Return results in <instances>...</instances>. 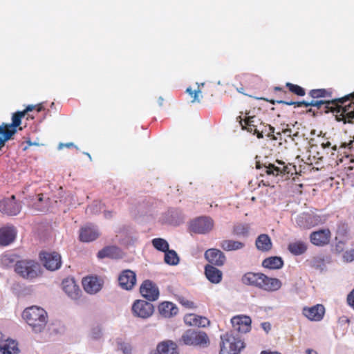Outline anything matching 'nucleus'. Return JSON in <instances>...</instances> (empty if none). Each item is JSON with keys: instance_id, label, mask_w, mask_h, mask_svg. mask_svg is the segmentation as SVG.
<instances>
[{"instance_id": "f257e3e1", "label": "nucleus", "mask_w": 354, "mask_h": 354, "mask_svg": "<svg viewBox=\"0 0 354 354\" xmlns=\"http://www.w3.org/2000/svg\"><path fill=\"white\" fill-rule=\"evenodd\" d=\"M44 109L42 104L28 105L22 111H17L12 114L11 123H1L0 124V149L5 145L6 142L12 138V136L17 132V128L21 124L22 118L26 116V120H33L35 115L32 113L36 111L40 112Z\"/></svg>"}, {"instance_id": "f03ea898", "label": "nucleus", "mask_w": 354, "mask_h": 354, "mask_svg": "<svg viewBox=\"0 0 354 354\" xmlns=\"http://www.w3.org/2000/svg\"><path fill=\"white\" fill-rule=\"evenodd\" d=\"M243 129L256 135L260 139L265 136L272 140H277L278 137L274 136V128L270 124L263 122L261 119L255 115H246L244 119L241 116L237 118Z\"/></svg>"}, {"instance_id": "7ed1b4c3", "label": "nucleus", "mask_w": 354, "mask_h": 354, "mask_svg": "<svg viewBox=\"0 0 354 354\" xmlns=\"http://www.w3.org/2000/svg\"><path fill=\"white\" fill-rule=\"evenodd\" d=\"M277 165L269 163L268 165H257V168L261 170V176H267L268 178H276L278 176L289 178V175H293L296 172L295 166L292 164L286 165L285 162L277 160Z\"/></svg>"}, {"instance_id": "20e7f679", "label": "nucleus", "mask_w": 354, "mask_h": 354, "mask_svg": "<svg viewBox=\"0 0 354 354\" xmlns=\"http://www.w3.org/2000/svg\"><path fill=\"white\" fill-rule=\"evenodd\" d=\"M336 100V120L338 122L342 121L344 124L354 123V92Z\"/></svg>"}, {"instance_id": "39448f33", "label": "nucleus", "mask_w": 354, "mask_h": 354, "mask_svg": "<svg viewBox=\"0 0 354 354\" xmlns=\"http://www.w3.org/2000/svg\"><path fill=\"white\" fill-rule=\"evenodd\" d=\"M22 316L35 332H41L47 323V313L40 307L27 308L24 310Z\"/></svg>"}, {"instance_id": "423d86ee", "label": "nucleus", "mask_w": 354, "mask_h": 354, "mask_svg": "<svg viewBox=\"0 0 354 354\" xmlns=\"http://www.w3.org/2000/svg\"><path fill=\"white\" fill-rule=\"evenodd\" d=\"M15 272L25 279H33L41 274V266L35 260L26 259L17 261Z\"/></svg>"}, {"instance_id": "0eeeda50", "label": "nucleus", "mask_w": 354, "mask_h": 354, "mask_svg": "<svg viewBox=\"0 0 354 354\" xmlns=\"http://www.w3.org/2000/svg\"><path fill=\"white\" fill-rule=\"evenodd\" d=\"M221 339L219 354H239L244 347L243 342L239 338L227 333L221 335Z\"/></svg>"}, {"instance_id": "6e6552de", "label": "nucleus", "mask_w": 354, "mask_h": 354, "mask_svg": "<svg viewBox=\"0 0 354 354\" xmlns=\"http://www.w3.org/2000/svg\"><path fill=\"white\" fill-rule=\"evenodd\" d=\"M180 342L185 345L205 347L209 345V340L205 332L187 330L181 336Z\"/></svg>"}, {"instance_id": "1a4fd4ad", "label": "nucleus", "mask_w": 354, "mask_h": 354, "mask_svg": "<svg viewBox=\"0 0 354 354\" xmlns=\"http://www.w3.org/2000/svg\"><path fill=\"white\" fill-rule=\"evenodd\" d=\"M214 227V221L207 216H201L192 221L189 225L190 230L196 234H207Z\"/></svg>"}, {"instance_id": "9d476101", "label": "nucleus", "mask_w": 354, "mask_h": 354, "mask_svg": "<svg viewBox=\"0 0 354 354\" xmlns=\"http://www.w3.org/2000/svg\"><path fill=\"white\" fill-rule=\"evenodd\" d=\"M131 310L134 316L142 319H147L153 315L154 307L150 302L138 299L134 301Z\"/></svg>"}, {"instance_id": "9b49d317", "label": "nucleus", "mask_w": 354, "mask_h": 354, "mask_svg": "<svg viewBox=\"0 0 354 354\" xmlns=\"http://www.w3.org/2000/svg\"><path fill=\"white\" fill-rule=\"evenodd\" d=\"M39 258L44 267L49 270L54 271L61 267V256L56 252H42L39 254Z\"/></svg>"}, {"instance_id": "f8f14e48", "label": "nucleus", "mask_w": 354, "mask_h": 354, "mask_svg": "<svg viewBox=\"0 0 354 354\" xmlns=\"http://www.w3.org/2000/svg\"><path fill=\"white\" fill-rule=\"evenodd\" d=\"M331 232L328 228L313 231L309 236L310 243L318 247H324L330 243Z\"/></svg>"}, {"instance_id": "ddd939ff", "label": "nucleus", "mask_w": 354, "mask_h": 354, "mask_svg": "<svg viewBox=\"0 0 354 354\" xmlns=\"http://www.w3.org/2000/svg\"><path fill=\"white\" fill-rule=\"evenodd\" d=\"M141 295L148 301H153L158 299L159 290L157 286L150 280H145L140 287Z\"/></svg>"}, {"instance_id": "4468645a", "label": "nucleus", "mask_w": 354, "mask_h": 354, "mask_svg": "<svg viewBox=\"0 0 354 354\" xmlns=\"http://www.w3.org/2000/svg\"><path fill=\"white\" fill-rule=\"evenodd\" d=\"M233 329L238 333H246L251 330V318L246 315H237L232 318Z\"/></svg>"}, {"instance_id": "2eb2a0df", "label": "nucleus", "mask_w": 354, "mask_h": 354, "mask_svg": "<svg viewBox=\"0 0 354 354\" xmlns=\"http://www.w3.org/2000/svg\"><path fill=\"white\" fill-rule=\"evenodd\" d=\"M205 259L212 266H223L226 261L225 254L216 248H210L205 252Z\"/></svg>"}, {"instance_id": "dca6fc26", "label": "nucleus", "mask_w": 354, "mask_h": 354, "mask_svg": "<svg viewBox=\"0 0 354 354\" xmlns=\"http://www.w3.org/2000/svg\"><path fill=\"white\" fill-rule=\"evenodd\" d=\"M118 282L122 289L130 290L136 283V274L131 270H124L119 275Z\"/></svg>"}, {"instance_id": "f3484780", "label": "nucleus", "mask_w": 354, "mask_h": 354, "mask_svg": "<svg viewBox=\"0 0 354 354\" xmlns=\"http://www.w3.org/2000/svg\"><path fill=\"white\" fill-rule=\"evenodd\" d=\"M281 286L282 283L279 279L270 277L261 272L260 290L266 292H275Z\"/></svg>"}, {"instance_id": "a211bd4d", "label": "nucleus", "mask_w": 354, "mask_h": 354, "mask_svg": "<svg viewBox=\"0 0 354 354\" xmlns=\"http://www.w3.org/2000/svg\"><path fill=\"white\" fill-rule=\"evenodd\" d=\"M303 314L310 321L319 322L324 316L325 308L322 304H317L310 308L305 307L303 309Z\"/></svg>"}, {"instance_id": "6ab92c4d", "label": "nucleus", "mask_w": 354, "mask_h": 354, "mask_svg": "<svg viewBox=\"0 0 354 354\" xmlns=\"http://www.w3.org/2000/svg\"><path fill=\"white\" fill-rule=\"evenodd\" d=\"M62 289L72 299H77L82 293L80 287L73 278H66L62 281Z\"/></svg>"}, {"instance_id": "aec40b11", "label": "nucleus", "mask_w": 354, "mask_h": 354, "mask_svg": "<svg viewBox=\"0 0 354 354\" xmlns=\"http://www.w3.org/2000/svg\"><path fill=\"white\" fill-rule=\"evenodd\" d=\"M102 281L97 277L89 276L82 279L84 290L89 294H95L102 288Z\"/></svg>"}, {"instance_id": "412c9836", "label": "nucleus", "mask_w": 354, "mask_h": 354, "mask_svg": "<svg viewBox=\"0 0 354 354\" xmlns=\"http://www.w3.org/2000/svg\"><path fill=\"white\" fill-rule=\"evenodd\" d=\"M21 211V205L16 201L3 199L0 201V212L8 216L17 215Z\"/></svg>"}, {"instance_id": "4be33fe9", "label": "nucleus", "mask_w": 354, "mask_h": 354, "mask_svg": "<svg viewBox=\"0 0 354 354\" xmlns=\"http://www.w3.org/2000/svg\"><path fill=\"white\" fill-rule=\"evenodd\" d=\"M17 236L14 226H4L0 228V245L7 246L12 243Z\"/></svg>"}, {"instance_id": "5701e85b", "label": "nucleus", "mask_w": 354, "mask_h": 354, "mask_svg": "<svg viewBox=\"0 0 354 354\" xmlns=\"http://www.w3.org/2000/svg\"><path fill=\"white\" fill-rule=\"evenodd\" d=\"M151 354H178L177 345L171 340H166L158 344L156 350Z\"/></svg>"}, {"instance_id": "b1692460", "label": "nucleus", "mask_w": 354, "mask_h": 354, "mask_svg": "<svg viewBox=\"0 0 354 354\" xmlns=\"http://www.w3.org/2000/svg\"><path fill=\"white\" fill-rule=\"evenodd\" d=\"M261 277V272H248L243 275L241 282L244 285L260 289Z\"/></svg>"}, {"instance_id": "393cba45", "label": "nucleus", "mask_w": 354, "mask_h": 354, "mask_svg": "<svg viewBox=\"0 0 354 354\" xmlns=\"http://www.w3.org/2000/svg\"><path fill=\"white\" fill-rule=\"evenodd\" d=\"M205 274L211 283L215 284L220 283L223 278L222 272L210 264H207L205 266Z\"/></svg>"}, {"instance_id": "a878e982", "label": "nucleus", "mask_w": 354, "mask_h": 354, "mask_svg": "<svg viewBox=\"0 0 354 354\" xmlns=\"http://www.w3.org/2000/svg\"><path fill=\"white\" fill-rule=\"evenodd\" d=\"M296 222L301 227L308 229L317 224V218L311 214L304 213L297 216Z\"/></svg>"}, {"instance_id": "bb28decb", "label": "nucleus", "mask_w": 354, "mask_h": 354, "mask_svg": "<svg viewBox=\"0 0 354 354\" xmlns=\"http://www.w3.org/2000/svg\"><path fill=\"white\" fill-rule=\"evenodd\" d=\"M158 311L162 317L169 318L177 315L178 309L173 303L163 301L158 305Z\"/></svg>"}, {"instance_id": "cd10ccee", "label": "nucleus", "mask_w": 354, "mask_h": 354, "mask_svg": "<svg viewBox=\"0 0 354 354\" xmlns=\"http://www.w3.org/2000/svg\"><path fill=\"white\" fill-rule=\"evenodd\" d=\"M99 233L94 227H84L80 230V239L83 242H90L95 240Z\"/></svg>"}, {"instance_id": "c85d7f7f", "label": "nucleus", "mask_w": 354, "mask_h": 354, "mask_svg": "<svg viewBox=\"0 0 354 354\" xmlns=\"http://www.w3.org/2000/svg\"><path fill=\"white\" fill-rule=\"evenodd\" d=\"M322 105L325 106V111L333 112L335 115H337V109L335 108L337 106V102L336 100H333L331 101H324V100H312L309 102V106H316L318 109H320Z\"/></svg>"}, {"instance_id": "c756f323", "label": "nucleus", "mask_w": 354, "mask_h": 354, "mask_svg": "<svg viewBox=\"0 0 354 354\" xmlns=\"http://www.w3.org/2000/svg\"><path fill=\"white\" fill-rule=\"evenodd\" d=\"M257 248L262 252L270 251L272 247V243L270 238L268 234H260L255 242Z\"/></svg>"}, {"instance_id": "7c9ffc66", "label": "nucleus", "mask_w": 354, "mask_h": 354, "mask_svg": "<svg viewBox=\"0 0 354 354\" xmlns=\"http://www.w3.org/2000/svg\"><path fill=\"white\" fill-rule=\"evenodd\" d=\"M245 243L232 239H225L220 243V247L226 252L239 250L243 248Z\"/></svg>"}, {"instance_id": "2f4dec72", "label": "nucleus", "mask_w": 354, "mask_h": 354, "mask_svg": "<svg viewBox=\"0 0 354 354\" xmlns=\"http://www.w3.org/2000/svg\"><path fill=\"white\" fill-rule=\"evenodd\" d=\"M308 249L306 243L301 241H297L290 243L288 245V251L295 256H299L304 254Z\"/></svg>"}, {"instance_id": "473e14b6", "label": "nucleus", "mask_w": 354, "mask_h": 354, "mask_svg": "<svg viewBox=\"0 0 354 354\" xmlns=\"http://www.w3.org/2000/svg\"><path fill=\"white\" fill-rule=\"evenodd\" d=\"M262 266L271 270L280 269L283 266V261L279 257H270L263 261Z\"/></svg>"}, {"instance_id": "72a5a7b5", "label": "nucleus", "mask_w": 354, "mask_h": 354, "mask_svg": "<svg viewBox=\"0 0 354 354\" xmlns=\"http://www.w3.org/2000/svg\"><path fill=\"white\" fill-rule=\"evenodd\" d=\"M17 342L15 340H6L0 345V354H18Z\"/></svg>"}, {"instance_id": "f704fd0d", "label": "nucleus", "mask_w": 354, "mask_h": 354, "mask_svg": "<svg viewBox=\"0 0 354 354\" xmlns=\"http://www.w3.org/2000/svg\"><path fill=\"white\" fill-rule=\"evenodd\" d=\"M257 81V77H254L252 75H244L241 78V87H236V90L241 93H244L243 86L247 89L254 88L256 86L255 83Z\"/></svg>"}, {"instance_id": "c9c22d12", "label": "nucleus", "mask_w": 354, "mask_h": 354, "mask_svg": "<svg viewBox=\"0 0 354 354\" xmlns=\"http://www.w3.org/2000/svg\"><path fill=\"white\" fill-rule=\"evenodd\" d=\"M119 253V249L115 246H109L100 250L97 253V257L103 259L105 257L114 258Z\"/></svg>"}, {"instance_id": "e433bc0d", "label": "nucleus", "mask_w": 354, "mask_h": 354, "mask_svg": "<svg viewBox=\"0 0 354 354\" xmlns=\"http://www.w3.org/2000/svg\"><path fill=\"white\" fill-rule=\"evenodd\" d=\"M185 322L190 325L194 324L198 326L205 327L209 324V320L205 317H196L194 315H189L185 317Z\"/></svg>"}, {"instance_id": "4c0bfd02", "label": "nucleus", "mask_w": 354, "mask_h": 354, "mask_svg": "<svg viewBox=\"0 0 354 354\" xmlns=\"http://www.w3.org/2000/svg\"><path fill=\"white\" fill-rule=\"evenodd\" d=\"M250 230V225L246 223H236L233 226L232 234L237 236H247Z\"/></svg>"}, {"instance_id": "58836bf2", "label": "nucleus", "mask_w": 354, "mask_h": 354, "mask_svg": "<svg viewBox=\"0 0 354 354\" xmlns=\"http://www.w3.org/2000/svg\"><path fill=\"white\" fill-rule=\"evenodd\" d=\"M165 262L168 265L176 266L179 262V257L173 250H168L165 252Z\"/></svg>"}, {"instance_id": "ea45409f", "label": "nucleus", "mask_w": 354, "mask_h": 354, "mask_svg": "<svg viewBox=\"0 0 354 354\" xmlns=\"http://www.w3.org/2000/svg\"><path fill=\"white\" fill-rule=\"evenodd\" d=\"M153 246L158 250L165 252L169 250V243L162 238L153 239L151 241Z\"/></svg>"}, {"instance_id": "a19ab883", "label": "nucleus", "mask_w": 354, "mask_h": 354, "mask_svg": "<svg viewBox=\"0 0 354 354\" xmlns=\"http://www.w3.org/2000/svg\"><path fill=\"white\" fill-rule=\"evenodd\" d=\"M277 135H280L279 142V145L282 144V140L287 142L288 138L290 139L291 140H294L292 136H295V134L292 133V131L290 128L288 127V125H287L286 128L282 129L281 131L277 132Z\"/></svg>"}, {"instance_id": "79ce46f5", "label": "nucleus", "mask_w": 354, "mask_h": 354, "mask_svg": "<svg viewBox=\"0 0 354 354\" xmlns=\"http://www.w3.org/2000/svg\"><path fill=\"white\" fill-rule=\"evenodd\" d=\"M176 301L185 308L194 309L197 307L196 304L183 295H176Z\"/></svg>"}, {"instance_id": "37998d69", "label": "nucleus", "mask_w": 354, "mask_h": 354, "mask_svg": "<svg viewBox=\"0 0 354 354\" xmlns=\"http://www.w3.org/2000/svg\"><path fill=\"white\" fill-rule=\"evenodd\" d=\"M312 268L322 270L325 265V259L322 256H315L309 261Z\"/></svg>"}, {"instance_id": "c03bdc74", "label": "nucleus", "mask_w": 354, "mask_h": 354, "mask_svg": "<svg viewBox=\"0 0 354 354\" xmlns=\"http://www.w3.org/2000/svg\"><path fill=\"white\" fill-rule=\"evenodd\" d=\"M286 86L288 88L290 92L297 96H304L306 94L305 89L297 84L287 82Z\"/></svg>"}, {"instance_id": "a18cd8bd", "label": "nucleus", "mask_w": 354, "mask_h": 354, "mask_svg": "<svg viewBox=\"0 0 354 354\" xmlns=\"http://www.w3.org/2000/svg\"><path fill=\"white\" fill-rule=\"evenodd\" d=\"M330 95L331 92L324 88L313 89L309 92V95L313 98L324 97Z\"/></svg>"}, {"instance_id": "49530a36", "label": "nucleus", "mask_w": 354, "mask_h": 354, "mask_svg": "<svg viewBox=\"0 0 354 354\" xmlns=\"http://www.w3.org/2000/svg\"><path fill=\"white\" fill-rule=\"evenodd\" d=\"M279 104H283L286 105H294L295 107H301V106H305L308 107L309 106V102L302 100L299 102H294V101H284V100H279L277 101Z\"/></svg>"}, {"instance_id": "de8ad7c7", "label": "nucleus", "mask_w": 354, "mask_h": 354, "mask_svg": "<svg viewBox=\"0 0 354 354\" xmlns=\"http://www.w3.org/2000/svg\"><path fill=\"white\" fill-rule=\"evenodd\" d=\"M118 348L119 350L122 351L124 354H131V346L128 343L118 342Z\"/></svg>"}, {"instance_id": "09e8293b", "label": "nucleus", "mask_w": 354, "mask_h": 354, "mask_svg": "<svg viewBox=\"0 0 354 354\" xmlns=\"http://www.w3.org/2000/svg\"><path fill=\"white\" fill-rule=\"evenodd\" d=\"M17 256L16 254H10V255H5L3 257V263L8 266L10 263H12L14 262L16 263Z\"/></svg>"}, {"instance_id": "8fccbe9b", "label": "nucleus", "mask_w": 354, "mask_h": 354, "mask_svg": "<svg viewBox=\"0 0 354 354\" xmlns=\"http://www.w3.org/2000/svg\"><path fill=\"white\" fill-rule=\"evenodd\" d=\"M346 243L344 241H338L335 246V250L337 253H342L346 248Z\"/></svg>"}, {"instance_id": "3c124183", "label": "nucleus", "mask_w": 354, "mask_h": 354, "mask_svg": "<svg viewBox=\"0 0 354 354\" xmlns=\"http://www.w3.org/2000/svg\"><path fill=\"white\" fill-rule=\"evenodd\" d=\"M343 257L347 262H351L354 260V249H351L344 252Z\"/></svg>"}, {"instance_id": "603ef678", "label": "nucleus", "mask_w": 354, "mask_h": 354, "mask_svg": "<svg viewBox=\"0 0 354 354\" xmlns=\"http://www.w3.org/2000/svg\"><path fill=\"white\" fill-rule=\"evenodd\" d=\"M186 92L192 97V102H199L198 99V93L200 91H192L191 88H187Z\"/></svg>"}, {"instance_id": "864d4df0", "label": "nucleus", "mask_w": 354, "mask_h": 354, "mask_svg": "<svg viewBox=\"0 0 354 354\" xmlns=\"http://www.w3.org/2000/svg\"><path fill=\"white\" fill-rule=\"evenodd\" d=\"M347 302L354 309V289L348 295Z\"/></svg>"}, {"instance_id": "5fc2aeb1", "label": "nucleus", "mask_w": 354, "mask_h": 354, "mask_svg": "<svg viewBox=\"0 0 354 354\" xmlns=\"http://www.w3.org/2000/svg\"><path fill=\"white\" fill-rule=\"evenodd\" d=\"M274 182H275L274 180H272V183H274ZM261 184L266 187H274V185H272V182H270V180L268 179H262L261 180H260L259 185L260 186Z\"/></svg>"}, {"instance_id": "6e6d98bb", "label": "nucleus", "mask_w": 354, "mask_h": 354, "mask_svg": "<svg viewBox=\"0 0 354 354\" xmlns=\"http://www.w3.org/2000/svg\"><path fill=\"white\" fill-rule=\"evenodd\" d=\"M262 328L268 333L271 330V324L269 322H263L261 324Z\"/></svg>"}, {"instance_id": "4d7b16f0", "label": "nucleus", "mask_w": 354, "mask_h": 354, "mask_svg": "<svg viewBox=\"0 0 354 354\" xmlns=\"http://www.w3.org/2000/svg\"><path fill=\"white\" fill-rule=\"evenodd\" d=\"M354 142V139L353 140H350L349 142L346 143V142H343L341 144L339 148H348L349 149H351V145Z\"/></svg>"}, {"instance_id": "13d9d810", "label": "nucleus", "mask_w": 354, "mask_h": 354, "mask_svg": "<svg viewBox=\"0 0 354 354\" xmlns=\"http://www.w3.org/2000/svg\"><path fill=\"white\" fill-rule=\"evenodd\" d=\"M274 91H281V92L283 93L284 94H286V91H284L283 88L279 87V86H275V87L274 88Z\"/></svg>"}, {"instance_id": "bf43d9fd", "label": "nucleus", "mask_w": 354, "mask_h": 354, "mask_svg": "<svg viewBox=\"0 0 354 354\" xmlns=\"http://www.w3.org/2000/svg\"><path fill=\"white\" fill-rule=\"evenodd\" d=\"M331 146V143L329 142V141H327L326 142H323L322 144V148L325 149V148H327V147H329Z\"/></svg>"}, {"instance_id": "052dcab7", "label": "nucleus", "mask_w": 354, "mask_h": 354, "mask_svg": "<svg viewBox=\"0 0 354 354\" xmlns=\"http://www.w3.org/2000/svg\"><path fill=\"white\" fill-rule=\"evenodd\" d=\"M306 354H317V351H315L313 349H310V348H308L306 351Z\"/></svg>"}, {"instance_id": "680f3d73", "label": "nucleus", "mask_w": 354, "mask_h": 354, "mask_svg": "<svg viewBox=\"0 0 354 354\" xmlns=\"http://www.w3.org/2000/svg\"><path fill=\"white\" fill-rule=\"evenodd\" d=\"M261 354H281L278 352H270V351H263L261 353Z\"/></svg>"}, {"instance_id": "e2e57ef3", "label": "nucleus", "mask_w": 354, "mask_h": 354, "mask_svg": "<svg viewBox=\"0 0 354 354\" xmlns=\"http://www.w3.org/2000/svg\"><path fill=\"white\" fill-rule=\"evenodd\" d=\"M27 144H28V146H26V147H24V149H23L24 151H26L28 149V147H30V146H31L32 145H35L34 143L31 142L30 140L27 141Z\"/></svg>"}, {"instance_id": "0e129e2a", "label": "nucleus", "mask_w": 354, "mask_h": 354, "mask_svg": "<svg viewBox=\"0 0 354 354\" xmlns=\"http://www.w3.org/2000/svg\"><path fill=\"white\" fill-rule=\"evenodd\" d=\"M163 101H164V99L162 97H160L158 98V102L160 106H162L163 104Z\"/></svg>"}, {"instance_id": "69168bd1", "label": "nucleus", "mask_w": 354, "mask_h": 354, "mask_svg": "<svg viewBox=\"0 0 354 354\" xmlns=\"http://www.w3.org/2000/svg\"><path fill=\"white\" fill-rule=\"evenodd\" d=\"M65 146H66V147H68V148H70V147H73V146H74V145H73V143L70 142V143H66V144L65 145Z\"/></svg>"}, {"instance_id": "338daca9", "label": "nucleus", "mask_w": 354, "mask_h": 354, "mask_svg": "<svg viewBox=\"0 0 354 354\" xmlns=\"http://www.w3.org/2000/svg\"><path fill=\"white\" fill-rule=\"evenodd\" d=\"M8 200H12V201H16L15 195H12L10 198H8Z\"/></svg>"}, {"instance_id": "774afa93", "label": "nucleus", "mask_w": 354, "mask_h": 354, "mask_svg": "<svg viewBox=\"0 0 354 354\" xmlns=\"http://www.w3.org/2000/svg\"><path fill=\"white\" fill-rule=\"evenodd\" d=\"M333 150L335 151L337 150V146L336 145H334L333 147H332Z\"/></svg>"}]
</instances>
